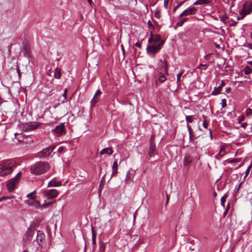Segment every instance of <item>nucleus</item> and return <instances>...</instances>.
I'll use <instances>...</instances> for the list:
<instances>
[{
  "mask_svg": "<svg viewBox=\"0 0 252 252\" xmlns=\"http://www.w3.org/2000/svg\"><path fill=\"white\" fill-rule=\"evenodd\" d=\"M189 21V18L187 17H184L182 19H181L179 21H178L175 26V29H176L177 27H181L183 26V25L186 22Z\"/></svg>",
  "mask_w": 252,
  "mask_h": 252,
  "instance_id": "nucleus-20",
  "label": "nucleus"
},
{
  "mask_svg": "<svg viewBox=\"0 0 252 252\" xmlns=\"http://www.w3.org/2000/svg\"><path fill=\"white\" fill-rule=\"evenodd\" d=\"M192 158L189 154H186L184 158L183 164L184 166H187L192 162Z\"/></svg>",
  "mask_w": 252,
  "mask_h": 252,
  "instance_id": "nucleus-19",
  "label": "nucleus"
},
{
  "mask_svg": "<svg viewBox=\"0 0 252 252\" xmlns=\"http://www.w3.org/2000/svg\"><path fill=\"white\" fill-rule=\"evenodd\" d=\"M199 66H200L199 68H200L201 66L206 67L207 68L208 66V65H207L206 64H202V63L200 64Z\"/></svg>",
  "mask_w": 252,
  "mask_h": 252,
  "instance_id": "nucleus-53",
  "label": "nucleus"
},
{
  "mask_svg": "<svg viewBox=\"0 0 252 252\" xmlns=\"http://www.w3.org/2000/svg\"><path fill=\"white\" fill-rule=\"evenodd\" d=\"M148 26L149 28H154L152 22L150 20L148 22Z\"/></svg>",
  "mask_w": 252,
  "mask_h": 252,
  "instance_id": "nucleus-49",
  "label": "nucleus"
},
{
  "mask_svg": "<svg viewBox=\"0 0 252 252\" xmlns=\"http://www.w3.org/2000/svg\"><path fill=\"white\" fill-rule=\"evenodd\" d=\"M203 118L204 119V121H203V126L205 128H207L208 127V124L206 122L205 119H206V117L203 115Z\"/></svg>",
  "mask_w": 252,
  "mask_h": 252,
  "instance_id": "nucleus-37",
  "label": "nucleus"
},
{
  "mask_svg": "<svg viewBox=\"0 0 252 252\" xmlns=\"http://www.w3.org/2000/svg\"><path fill=\"white\" fill-rule=\"evenodd\" d=\"M92 243L94 245H96V234L93 226L92 227Z\"/></svg>",
  "mask_w": 252,
  "mask_h": 252,
  "instance_id": "nucleus-24",
  "label": "nucleus"
},
{
  "mask_svg": "<svg viewBox=\"0 0 252 252\" xmlns=\"http://www.w3.org/2000/svg\"><path fill=\"white\" fill-rule=\"evenodd\" d=\"M169 0H164V6L167 8L168 5Z\"/></svg>",
  "mask_w": 252,
  "mask_h": 252,
  "instance_id": "nucleus-46",
  "label": "nucleus"
},
{
  "mask_svg": "<svg viewBox=\"0 0 252 252\" xmlns=\"http://www.w3.org/2000/svg\"><path fill=\"white\" fill-rule=\"evenodd\" d=\"M154 38V43L153 44H158V43H160V42H163L161 41V36L159 34H157Z\"/></svg>",
  "mask_w": 252,
  "mask_h": 252,
  "instance_id": "nucleus-23",
  "label": "nucleus"
},
{
  "mask_svg": "<svg viewBox=\"0 0 252 252\" xmlns=\"http://www.w3.org/2000/svg\"><path fill=\"white\" fill-rule=\"evenodd\" d=\"M101 94L102 93L100 90L98 89L96 91L93 99L91 100V103L93 106L94 105L96 102H97L99 100Z\"/></svg>",
  "mask_w": 252,
  "mask_h": 252,
  "instance_id": "nucleus-13",
  "label": "nucleus"
},
{
  "mask_svg": "<svg viewBox=\"0 0 252 252\" xmlns=\"http://www.w3.org/2000/svg\"><path fill=\"white\" fill-rule=\"evenodd\" d=\"M54 77L57 79H60L61 78V70L59 68H56L54 72Z\"/></svg>",
  "mask_w": 252,
  "mask_h": 252,
  "instance_id": "nucleus-27",
  "label": "nucleus"
},
{
  "mask_svg": "<svg viewBox=\"0 0 252 252\" xmlns=\"http://www.w3.org/2000/svg\"><path fill=\"white\" fill-rule=\"evenodd\" d=\"M4 198L5 199H10V198H12V196H7V197H4Z\"/></svg>",
  "mask_w": 252,
  "mask_h": 252,
  "instance_id": "nucleus-61",
  "label": "nucleus"
},
{
  "mask_svg": "<svg viewBox=\"0 0 252 252\" xmlns=\"http://www.w3.org/2000/svg\"><path fill=\"white\" fill-rule=\"evenodd\" d=\"M152 42L154 43V38H153V33L151 32V37L148 39V43L151 44Z\"/></svg>",
  "mask_w": 252,
  "mask_h": 252,
  "instance_id": "nucleus-40",
  "label": "nucleus"
},
{
  "mask_svg": "<svg viewBox=\"0 0 252 252\" xmlns=\"http://www.w3.org/2000/svg\"><path fill=\"white\" fill-rule=\"evenodd\" d=\"M209 134H210L211 139H213L212 132L210 129H209Z\"/></svg>",
  "mask_w": 252,
  "mask_h": 252,
  "instance_id": "nucleus-54",
  "label": "nucleus"
},
{
  "mask_svg": "<svg viewBox=\"0 0 252 252\" xmlns=\"http://www.w3.org/2000/svg\"><path fill=\"white\" fill-rule=\"evenodd\" d=\"M15 138L18 140V139H22L24 136L22 134L15 133Z\"/></svg>",
  "mask_w": 252,
  "mask_h": 252,
  "instance_id": "nucleus-33",
  "label": "nucleus"
},
{
  "mask_svg": "<svg viewBox=\"0 0 252 252\" xmlns=\"http://www.w3.org/2000/svg\"><path fill=\"white\" fill-rule=\"evenodd\" d=\"M178 8V7H177V6H176L174 9H173V12H175L176 11V10H177V9Z\"/></svg>",
  "mask_w": 252,
  "mask_h": 252,
  "instance_id": "nucleus-58",
  "label": "nucleus"
},
{
  "mask_svg": "<svg viewBox=\"0 0 252 252\" xmlns=\"http://www.w3.org/2000/svg\"><path fill=\"white\" fill-rule=\"evenodd\" d=\"M118 166V164L117 160H115L113 162L112 169H113V170L116 171V173H117Z\"/></svg>",
  "mask_w": 252,
  "mask_h": 252,
  "instance_id": "nucleus-29",
  "label": "nucleus"
},
{
  "mask_svg": "<svg viewBox=\"0 0 252 252\" xmlns=\"http://www.w3.org/2000/svg\"><path fill=\"white\" fill-rule=\"evenodd\" d=\"M250 35H251V37L252 39V31L251 32Z\"/></svg>",
  "mask_w": 252,
  "mask_h": 252,
  "instance_id": "nucleus-64",
  "label": "nucleus"
},
{
  "mask_svg": "<svg viewBox=\"0 0 252 252\" xmlns=\"http://www.w3.org/2000/svg\"><path fill=\"white\" fill-rule=\"evenodd\" d=\"M227 197V194H225L221 198V199H220L221 204L223 206V208H224V204L226 201V199Z\"/></svg>",
  "mask_w": 252,
  "mask_h": 252,
  "instance_id": "nucleus-28",
  "label": "nucleus"
},
{
  "mask_svg": "<svg viewBox=\"0 0 252 252\" xmlns=\"http://www.w3.org/2000/svg\"><path fill=\"white\" fill-rule=\"evenodd\" d=\"M163 44V42H160L158 43V44H153L152 45L148 46L147 48L148 54L154 57L155 55L160 51Z\"/></svg>",
  "mask_w": 252,
  "mask_h": 252,
  "instance_id": "nucleus-4",
  "label": "nucleus"
},
{
  "mask_svg": "<svg viewBox=\"0 0 252 252\" xmlns=\"http://www.w3.org/2000/svg\"><path fill=\"white\" fill-rule=\"evenodd\" d=\"M250 72H251V71H249V70H247L246 69V70H245V73L246 74H249V73H250Z\"/></svg>",
  "mask_w": 252,
  "mask_h": 252,
  "instance_id": "nucleus-56",
  "label": "nucleus"
},
{
  "mask_svg": "<svg viewBox=\"0 0 252 252\" xmlns=\"http://www.w3.org/2000/svg\"><path fill=\"white\" fill-rule=\"evenodd\" d=\"M197 9L195 7H189L184 10L179 16V18H181L183 17H186L189 15H194L197 13Z\"/></svg>",
  "mask_w": 252,
  "mask_h": 252,
  "instance_id": "nucleus-8",
  "label": "nucleus"
},
{
  "mask_svg": "<svg viewBox=\"0 0 252 252\" xmlns=\"http://www.w3.org/2000/svg\"><path fill=\"white\" fill-rule=\"evenodd\" d=\"M40 125V123L36 122L26 123L23 125V129L26 131H30L38 127Z\"/></svg>",
  "mask_w": 252,
  "mask_h": 252,
  "instance_id": "nucleus-10",
  "label": "nucleus"
},
{
  "mask_svg": "<svg viewBox=\"0 0 252 252\" xmlns=\"http://www.w3.org/2000/svg\"><path fill=\"white\" fill-rule=\"evenodd\" d=\"M21 173L19 172L15 177L7 181L6 187L8 191L12 192L14 190L16 185L19 182V179L21 177Z\"/></svg>",
  "mask_w": 252,
  "mask_h": 252,
  "instance_id": "nucleus-3",
  "label": "nucleus"
},
{
  "mask_svg": "<svg viewBox=\"0 0 252 252\" xmlns=\"http://www.w3.org/2000/svg\"><path fill=\"white\" fill-rule=\"evenodd\" d=\"M187 128L189 131V135H191V134L193 133V132L189 124H187Z\"/></svg>",
  "mask_w": 252,
  "mask_h": 252,
  "instance_id": "nucleus-42",
  "label": "nucleus"
},
{
  "mask_svg": "<svg viewBox=\"0 0 252 252\" xmlns=\"http://www.w3.org/2000/svg\"><path fill=\"white\" fill-rule=\"evenodd\" d=\"M62 185V183L61 181H58L56 178L53 179L51 181H50L48 185V187H60Z\"/></svg>",
  "mask_w": 252,
  "mask_h": 252,
  "instance_id": "nucleus-17",
  "label": "nucleus"
},
{
  "mask_svg": "<svg viewBox=\"0 0 252 252\" xmlns=\"http://www.w3.org/2000/svg\"><path fill=\"white\" fill-rule=\"evenodd\" d=\"M197 138V137H196L193 135V134H191V135H189V140L190 142H192L195 145L196 142H194V139H196Z\"/></svg>",
  "mask_w": 252,
  "mask_h": 252,
  "instance_id": "nucleus-30",
  "label": "nucleus"
},
{
  "mask_svg": "<svg viewBox=\"0 0 252 252\" xmlns=\"http://www.w3.org/2000/svg\"><path fill=\"white\" fill-rule=\"evenodd\" d=\"M248 124L246 122L243 123L241 125V126L243 128H246Z\"/></svg>",
  "mask_w": 252,
  "mask_h": 252,
  "instance_id": "nucleus-48",
  "label": "nucleus"
},
{
  "mask_svg": "<svg viewBox=\"0 0 252 252\" xmlns=\"http://www.w3.org/2000/svg\"><path fill=\"white\" fill-rule=\"evenodd\" d=\"M186 120L187 122V124L189 123H191L193 121V117L192 116H186Z\"/></svg>",
  "mask_w": 252,
  "mask_h": 252,
  "instance_id": "nucleus-31",
  "label": "nucleus"
},
{
  "mask_svg": "<svg viewBox=\"0 0 252 252\" xmlns=\"http://www.w3.org/2000/svg\"><path fill=\"white\" fill-rule=\"evenodd\" d=\"M34 233V230L32 228H29L26 233V239L28 241H31Z\"/></svg>",
  "mask_w": 252,
  "mask_h": 252,
  "instance_id": "nucleus-18",
  "label": "nucleus"
},
{
  "mask_svg": "<svg viewBox=\"0 0 252 252\" xmlns=\"http://www.w3.org/2000/svg\"><path fill=\"white\" fill-rule=\"evenodd\" d=\"M63 151V147H60L58 149V152L59 153H62Z\"/></svg>",
  "mask_w": 252,
  "mask_h": 252,
  "instance_id": "nucleus-50",
  "label": "nucleus"
},
{
  "mask_svg": "<svg viewBox=\"0 0 252 252\" xmlns=\"http://www.w3.org/2000/svg\"><path fill=\"white\" fill-rule=\"evenodd\" d=\"M183 73V72L182 71L177 74V82H179L180 81V78H181V76H182Z\"/></svg>",
  "mask_w": 252,
  "mask_h": 252,
  "instance_id": "nucleus-41",
  "label": "nucleus"
},
{
  "mask_svg": "<svg viewBox=\"0 0 252 252\" xmlns=\"http://www.w3.org/2000/svg\"><path fill=\"white\" fill-rule=\"evenodd\" d=\"M252 12V2L247 1L243 4V8L240 12L242 17H245L246 15L251 13Z\"/></svg>",
  "mask_w": 252,
  "mask_h": 252,
  "instance_id": "nucleus-5",
  "label": "nucleus"
},
{
  "mask_svg": "<svg viewBox=\"0 0 252 252\" xmlns=\"http://www.w3.org/2000/svg\"><path fill=\"white\" fill-rule=\"evenodd\" d=\"M246 115L248 116L252 115V109L248 108L246 110Z\"/></svg>",
  "mask_w": 252,
  "mask_h": 252,
  "instance_id": "nucleus-35",
  "label": "nucleus"
},
{
  "mask_svg": "<svg viewBox=\"0 0 252 252\" xmlns=\"http://www.w3.org/2000/svg\"><path fill=\"white\" fill-rule=\"evenodd\" d=\"M168 64H167V63L166 61L165 60H163L162 61V60H160L158 63V65H157V68L158 69H159V70H161L163 68L164 69V72L165 74H168Z\"/></svg>",
  "mask_w": 252,
  "mask_h": 252,
  "instance_id": "nucleus-11",
  "label": "nucleus"
},
{
  "mask_svg": "<svg viewBox=\"0 0 252 252\" xmlns=\"http://www.w3.org/2000/svg\"><path fill=\"white\" fill-rule=\"evenodd\" d=\"M18 141L20 143L30 144L33 142V139L30 136H24L22 139H18Z\"/></svg>",
  "mask_w": 252,
  "mask_h": 252,
  "instance_id": "nucleus-15",
  "label": "nucleus"
},
{
  "mask_svg": "<svg viewBox=\"0 0 252 252\" xmlns=\"http://www.w3.org/2000/svg\"><path fill=\"white\" fill-rule=\"evenodd\" d=\"M186 0H184L183 1H180L179 2H178V4L176 5L177 6V7L179 8V7H180L181 5H182L183 4V3L184 2H185Z\"/></svg>",
  "mask_w": 252,
  "mask_h": 252,
  "instance_id": "nucleus-47",
  "label": "nucleus"
},
{
  "mask_svg": "<svg viewBox=\"0 0 252 252\" xmlns=\"http://www.w3.org/2000/svg\"><path fill=\"white\" fill-rule=\"evenodd\" d=\"M229 206H230V204L229 203H228V205L227 206V208L225 210V211L224 212V213H223V215H224V217H225V216L228 213V210L229 208Z\"/></svg>",
  "mask_w": 252,
  "mask_h": 252,
  "instance_id": "nucleus-45",
  "label": "nucleus"
},
{
  "mask_svg": "<svg viewBox=\"0 0 252 252\" xmlns=\"http://www.w3.org/2000/svg\"><path fill=\"white\" fill-rule=\"evenodd\" d=\"M211 2V1L209 0H197L195 1L193 5H202V4H205L207 3H209Z\"/></svg>",
  "mask_w": 252,
  "mask_h": 252,
  "instance_id": "nucleus-22",
  "label": "nucleus"
},
{
  "mask_svg": "<svg viewBox=\"0 0 252 252\" xmlns=\"http://www.w3.org/2000/svg\"><path fill=\"white\" fill-rule=\"evenodd\" d=\"M36 190H34L31 193L27 195V197L30 199H34L36 197Z\"/></svg>",
  "mask_w": 252,
  "mask_h": 252,
  "instance_id": "nucleus-25",
  "label": "nucleus"
},
{
  "mask_svg": "<svg viewBox=\"0 0 252 252\" xmlns=\"http://www.w3.org/2000/svg\"><path fill=\"white\" fill-rule=\"evenodd\" d=\"M54 149L55 147L54 146H50L47 147L44 149L42 151H40L38 153V156L40 158H46L51 154Z\"/></svg>",
  "mask_w": 252,
  "mask_h": 252,
  "instance_id": "nucleus-9",
  "label": "nucleus"
},
{
  "mask_svg": "<svg viewBox=\"0 0 252 252\" xmlns=\"http://www.w3.org/2000/svg\"><path fill=\"white\" fill-rule=\"evenodd\" d=\"M65 128L64 123H61L60 125L57 126L54 129L52 130V131L56 136H61L65 133Z\"/></svg>",
  "mask_w": 252,
  "mask_h": 252,
  "instance_id": "nucleus-7",
  "label": "nucleus"
},
{
  "mask_svg": "<svg viewBox=\"0 0 252 252\" xmlns=\"http://www.w3.org/2000/svg\"><path fill=\"white\" fill-rule=\"evenodd\" d=\"M49 168V165L46 162H39L36 163L31 168V173L34 175H40L44 173Z\"/></svg>",
  "mask_w": 252,
  "mask_h": 252,
  "instance_id": "nucleus-1",
  "label": "nucleus"
},
{
  "mask_svg": "<svg viewBox=\"0 0 252 252\" xmlns=\"http://www.w3.org/2000/svg\"><path fill=\"white\" fill-rule=\"evenodd\" d=\"M251 168V165H250L248 167V168H247V169L246 171L245 177H246V176H247L248 175V174H249V173L250 172V170Z\"/></svg>",
  "mask_w": 252,
  "mask_h": 252,
  "instance_id": "nucleus-43",
  "label": "nucleus"
},
{
  "mask_svg": "<svg viewBox=\"0 0 252 252\" xmlns=\"http://www.w3.org/2000/svg\"><path fill=\"white\" fill-rule=\"evenodd\" d=\"M51 202H49V203H45V204H44L43 206H45V205H50L51 204Z\"/></svg>",
  "mask_w": 252,
  "mask_h": 252,
  "instance_id": "nucleus-63",
  "label": "nucleus"
},
{
  "mask_svg": "<svg viewBox=\"0 0 252 252\" xmlns=\"http://www.w3.org/2000/svg\"><path fill=\"white\" fill-rule=\"evenodd\" d=\"M158 79L160 83H163L166 80V77L164 73L160 72Z\"/></svg>",
  "mask_w": 252,
  "mask_h": 252,
  "instance_id": "nucleus-26",
  "label": "nucleus"
},
{
  "mask_svg": "<svg viewBox=\"0 0 252 252\" xmlns=\"http://www.w3.org/2000/svg\"><path fill=\"white\" fill-rule=\"evenodd\" d=\"M209 58V55H207L205 56V59L206 60H208Z\"/></svg>",
  "mask_w": 252,
  "mask_h": 252,
  "instance_id": "nucleus-59",
  "label": "nucleus"
},
{
  "mask_svg": "<svg viewBox=\"0 0 252 252\" xmlns=\"http://www.w3.org/2000/svg\"><path fill=\"white\" fill-rule=\"evenodd\" d=\"M153 137L150 138V146L148 152V154L150 157H152L155 155L156 146L153 142Z\"/></svg>",
  "mask_w": 252,
  "mask_h": 252,
  "instance_id": "nucleus-12",
  "label": "nucleus"
},
{
  "mask_svg": "<svg viewBox=\"0 0 252 252\" xmlns=\"http://www.w3.org/2000/svg\"><path fill=\"white\" fill-rule=\"evenodd\" d=\"M245 117L244 115L240 116L238 118L239 123H240L241 122L245 120Z\"/></svg>",
  "mask_w": 252,
  "mask_h": 252,
  "instance_id": "nucleus-44",
  "label": "nucleus"
},
{
  "mask_svg": "<svg viewBox=\"0 0 252 252\" xmlns=\"http://www.w3.org/2000/svg\"><path fill=\"white\" fill-rule=\"evenodd\" d=\"M224 155V151L223 149H221L218 153V156H219L220 157H221Z\"/></svg>",
  "mask_w": 252,
  "mask_h": 252,
  "instance_id": "nucleus-38",
  "label": "nucleus"
},
{
  "mask_svg": "<svg viewBox=\"0 0 252 252\" xmlns=\"http://www.w3.org/2000/svg\"><path fill=\"white\" fill-rule=\"evenodd\" d=\"M13 164L9 161H5L0 164V176H5L11 174L13 169Z\"/></svg>",
  "mask_w": 252,
  "mask_h": 252,
  "instance_id": "nucleus-2",
  "label": "nucleus"
},
{
  "mask_svg": "<svg viewBox=\"0 0 252 252\" xmlns=\"http://www.w3.org/2000/svg\"><path fill=\"white\" fill-rule=\"evenodd\" d=\"M121 47H122V50L123 54L124 55L125 54V50H124V47H123V45H121Z\"/></svg>",
  "mask_w": 252,
  "mask_h": 252,
  "instance_id": "nucleus-57",
  "label": "nucleus"
},
{
  "mask_svg": "<svg viewBox=\"0 0 252 252\" xmlns=\"http://www.w3.org/2000/svg\"><path fill=\"white\" fill-rule=\"evenodd\" d=\"M67 94V89H65V90H64L63 94V96L64 97L63 100V103L65 102V100L66 99Z\"/></svg>",
  "mask_w": 252,
  "mask_h": 252,
  "instance_id": "nucleus-34",
  "label": "nucleus"
},
{
  "mask_svg": "<svg viewBox=\"0 0 252 252\" xmlns=\"http://www.w3.org/2000/svg\"><path fill=\"white\" fill-rule=\"evenodd\" d=\"M135 46L140 49L141 48V44L139 42H136L135 43Z\"/></svg>",
  "mask_w": 252,
  "mask_h": 252,
  "instance_id": "nucleus-51",
  "label": "nucleus"
},
{
  "mask_svg": "<svg viewBox=\"0 0 252 252\" xmlns=\"http://www.w3.org/2000/svg\"><path fill=\"white\" fill-rule=\"evenodd\" d=\"M166 198H167V199H166V204H167L168 202V200H169V196L168 195H166Z\"/></svg>",
  "mask_w": 252,
  "mask_h": 252,
  "instance_id": "nucleus-62",
  "label": "nucleus"
},
{
  "mask_svg": "<svg viewBox=\"0 0 252 252\" xmlns=\"http://www.w3.org/2000/svg\"><path fill=\"white\" fill-rule=\"evenodd\" d=\"M45 235L43 232V231L38 230L37 232L36 241L38 246L40 245V243L43 242V241L45 239Z\"/></svg>",
  "mask_w": 252,
  "mask_h": 252,
  "instance_id": "nucleus-14",
  "label": "nucleus"
},
{
  "mask_svg": "<svg viewBox=\"0 0 252 252\" xmlns=\"http://www.w3.org/2000/svg\"><path fill=\"white\" fill-rule=\"evenodd\" d=\"M225 85V83L223 80H222L221 84L218 87H215L214 90L212 92V94L213 95H216L219 94L220 92L221 89L222 87Z\"/></svg>",
  "mask_w": 252,
  "mask_h": 252,
  "instance_id": "nucleus-16",
  "label": "nucleus"
},
{
  "mask_svg": "<svg viewBox=\"0 0 252 252\" xmlns=\"http://www.w3.org/2000/svg\"><path fill=\"white\" fill-rule=\"evenodd\" d=\"M242 184V183L241 182V183L239 185V186H238V188H237V191H238L239 190V189H240V187H241V186Z\"/></svg>",
  "mask_w": 252,
  "mask_h": 252,
  "instance_id": "nucleus-55",
  "label": "nucleus"
},
{
  "mask_svg": "<svg viewBox=\"0 0 252 252\" xmlns=\"http://www.w3.org/2000/svg\"><path fill=\"white\" fill-rule=\"evenodd\" d=\"M88 2L90 3V4H92V3H93V1L92 0H87Z\"/></svg>",
  "mask_w": 252,
  "mask_h": 252,
  "instance_id": "nucleus-60",
  "label": "nucleus"
},
{
  "mask_svg": "<svg viewBox=\"0 0 252 252\" xmlns=\"http://www.w3.org/2000/svg\"><path fill=\"white\" fill-rule=\"evenodd\" d=\"M131 178V175L130 173V171H129L126 175L125 180L127 182V181L130 180Z\"/></svg>",
  "mask_w": 252,
  "mask_h": 252,
  "instance_id": "nucleus-32",
  "label": "nucleus"
},
{
  "mask_svg": "<svg viewBox=\"0 0 252 252\" xmlns=\"http://www.w3.org/2000/svg\"><path fill=\"white\" fill-rule=\"evenodd\" d=\"M99 249L102 252H103L104 251V249H105L104 244L103 243H101V241H100Z\"/></svg>",
  "mask_w": 252,
  "mask_h": 252,
  "instance_id": "nucleus-36",
  "label": "nucleus"
},
{
  "mask_svg": "<svg viewBox=\"0 0 252 252\" xmlns=\"http://www.w3.org/2000/svg\"><path fill=\"white\" fill-rule=\"evenodd\" d=\"M59 193L56 189H47L43 191V196L47 199H51L57 197Z\"/></svg>",
  "mask_w": 252,
  "mask_h": 252,
  "instance_id": "nucleus-6",
  "label": "nucleus"
},
{
  "mask_svg": "<svg viewBox=\"0 0 252 252\" xmlns=\"http://www.w3.org/2000/svg\"><path fill=\"white\" fill-rule=\"evenodd\" d=\"M231 89L230 87H226V89H225V92L227 93H229Z\"/></svg>",
  "mask_w": 252,
  "mask_h": 252,
  "instance_id": "nucleus-52",
  "label": "nucleus"
},
{
  "mask_svg": "<svg viewBox=\"0 0 252 252\" xmlns=\"http://www.w3.org/2000/svg\"><path fill=\"white\" fill-rule=\"evenodd\" d=\"M113 153V151L111 148H106L103 149L99 153L100 155L107 154L111 155Z\"/></svg>",
  "mask_w": 252,
  "mask_h": 252,
  "instance_id": "nucleus-21",
  "label": "nucleus"
},
{
  "mask_svg": "<svg viewBox=\"0 0 252 252\" xmlns=\"http://www.w3.org/2000/svg\"><path fill=\"white\" fill-rule=\"evenodd\" d=\"M220 104L221 105V107L224 108L226 106V100L225 99H222Z\"/></svg>",
  "mask_w": 252,
  "mask_h": 252,
  "instance_id": "nucleus-39",
  "label": "nucleus"
}]
</instances>
